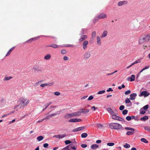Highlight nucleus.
Returning <instances> with one entry per match:
<instances>
[{"instance_id": "obj_30", "label": "nucleus", "mask_w": 150, "mask_h": 150, "mask_svg": "<svg viewBox=\"0 0 150 150\" xmlns=\"http://www.w3.org/2000/svg\"><path fill=\"white\" fill-rule=\"evenodd\" d=\"M86 128V127L85 126H82L81 127H78V131H80L82 130H83L85 129Z\"/></svg>"}, {"instance_id": "obj_46", "label": "nucleus", "mask_w": 150, "mask_h": 150, "mask_svg": "<svg viewBox=\"0 0 150 150\" xmlns=\"http://www.w3.org/2000/svg\"><path fill=\"white\" fill-rule=\"evenodd\" d=\"M47 86V83H46L42 84L40 85V86L42 88H44L46 86Z\"/></svg>"}, {"instance_id": "obj_3", "label": "nucleus", "mask_w": 150, "mask_h": 150, "mask_svg": "<svg viewBox=\"0 0 150 150\" xmlns=\"http://www.w3.org/2000/svg\"><path fill=\"white\" fill-rule=\"evenodd\" d=\"M109 125L110 128L112 129L116 130H122L124 129V128L121 125L117 123H112L110 124Z\"/></svg>"}, {"instance_id": "obj_20", "label": "nucleus", "mask_w": 150, "mask_h": 150, "mask_svg": "<svg viewBox=\"0 0 150 150\" xmlns=\"http://www.w3.org/2000/svg\"><path fill=\"white\" fill-rule=\"evenodd\" d=\"M33 69L35 71H40L41 70L39 66L37 65L34 66L33 68Z\"/></svg>"}, {"instance_id": "obj_19", "label": "nucleus", "mask_w": 150, "mask_h": 150, "mask_svg": "<svg viewBox=\"0 0 150 150\" xmlns=\"http://www.w3.org/2000/svg\"><path fill=\"white\" fill-rule=\"evenodd\" d=\"M108 32L107 30H105L103 31V33L100 36V37L101 38H103L104 37H105L108 34Z\"/></svg>"}, {"instance_id": "obj_27", "label": "nucleus", "mask_w": 150, "mask_h": 150, "mask_svg": "<svg viewBox=\"0 0 150 150\" xmlns=\"http://www.w3.org/2000/svg\"><path fill=\"white\" fill-rule=\"evenodd\" d=\"M43 138L44 137L42 136H40L38 137H37V139L38 141H40L42 140L43 139Z\"/></svg>"}, {"instance_id": "obj_6", "label": "nucleus", "mask_w": 150, "mask_h": 150, "mask_svg": "<svg viewBox=\"0 0 150 150\" xmlns=\"http://www.w3.org/2000/svg\"><path fill=\"white\" fill-rule=\"evenodd\" d=\"M88 43V41L85 40L83 41L82 44V48L83 50H85L87 49Z\"/></svg>"}, {"instance_id": "obj_15", "label": "nucleus", "mask_w": 150, "mask_h": 150, "mask_svg": "<svg viewBox=\"0 0 150 150\" xmlns=\"http://www.w3.org/2000/svg\"><path fill=\"white\" fill-rule=\"evenodd\" d=\"M60 111H58L56 113H53V114L49 115L48 116H47V118H49L52 117H54L55 115H59L60 114Z\"/></svg>"}, {"instance_id": "obj_57", "label": "nucleus", "mask_w": 150, "mask_h": 150, "mask_svg": "<svg viewBox=\"0 0 150 150\" xmlns=\"http://www.w3.org/2000/svg\"><path fill=\"white\" fill-rule=\"evenodd\" d=\"M97 126L99 128H101L103 127V125L100 124H97Z\"/></svg>"}, {"instance_id": "obj_13", "label": "nucleus", "mask_w": 150, "mask_h": 150, "mask_svg": "<svg viewBox=\"0 0 150 150\" xmlns=\"http://www.w3.org/2000/svg\"><path fill=\"white\" fill-rule=\"evenodd\" d=\"M80 110L81 111V113L84 114H87L89 111V109H85L83 108L80 109Z\"/></svg>"}, {"instance_id": "obj_47", "label": "nucleus", "mask_w": 150, "mask_h": 150, "mask_svg": "<svg viewBox=\"0 0 150 150\" xmlns=\"http://www.w3.org/2000/svg\"><path fill=\"white\" fill-rule=\"evenodd\" d=\"M105 92V90H102L101 91H99L98 92V94H103Z\"/></svg>"}, {"instance_id": "obj_53", "label": "nucleus", "mask_w": 150, "mask_h": 150, "mask_svg": "<svg viewBox=\"0 0 150 150\" xmlns=\"http://www.w3.org/2000/svg\"><path fill=\"white\" fill-rule=\"evenodd\" d=\"M145 113V111L142 109L140 110V113L142 114H144Z\"/></svg>"}, {"instance_id": "obj_29", "label": "nucleus", "mask_w": 150, "mask_h": 150, "mask_svg": "<svg viewBox=\"0 0 150 150\" xmlns=\"http://www.w3.org/2000/svg\"><path fill=\"white\" fill-rule=\"evenodd\" d=\"M12 78L11 76H6L3 79L4 81L9 80Z\"/></svg>"}, {"instance_id": "obj_51", "label": "nucleus", "mask_w": 150, "mask_h": 150, "mask_svg": "<svg viewBox=\"0 0 150 150\" xmlns=\"http://www.w3.org/2000/svg\"><path fill=\"white\" fill-rule=\"evenodd\" d=\"M126 119L128 121H130L131 120V117L130 116H127L126 118Z\"/></svg>"}, {"instance_id": "obj_42", "label": "nucleus", "mask_w": 150, "mask_h": 150, "mask_svg": "<svg viewBox=\"0 0 150 150\" xmlns=\"http://www.w3.org/2000/svg\"><path fill=\"white\" fill-rule=\"evenodd\" d=\"M67 53V51L65 50H62L61 51V53L62 54H65Z\"/></svg>"}, {"instance_id": "obj_59", "label": "nucleus", "mask_w": 150, "mask_h": 150, "mask_svg": "<svg viewBox=\"0 0 150 150\" xmlns=\"http://www.w3.org/2000/svg\"><path fill=\"white\" fill-rule=\"evenodd\" d=\"M42 82V81H38L35 84V86H38L39 84L40 83Z\"/></svg>"}, {"instance_id": "obj_55", "label": "nucleus", "mask_w": 150, "mask_h": 150, "mask_svg": "<svg viewBox=\"0 0 150 150\" xmlns=\"http://www.w3.org/2000/svg\"><path fill=\"white\" fill-rule=\"evenodd\" d=\"M149 105H147L144 106L143 107V109L144 110H146L148 108Z\"/></svg>"}, {"instance_id": "obj_41", "label": "nucleus", "mask_w": 150, "mask_h": 150, "mask_svg": "<svg viewBox=\"0 0 150 150\" xmlns=\"http://www.w3.org/2000/svg\"><path fill=\"white\" fill-rule=\"evenodd\" d=\"M124 147L126 148H128L130 147V145L126 143L124 145Z\"/></svg>"}, {"instance_id": "obj_22", "label": "nucleus", "mask_w": 150, "mask_h": 150, "mask_svg": "<svg viewBox=\"0 0 150 150\" xmlns=\"http://www.w3.org/2000/svg\"><path fill=\"white\" fill-rule=\"evenodd\" d=\"M14 48V47H13L11 48L8 52L6 54V56H8V55H10V54H11V52L13 50V49Z\"/></svg>"}, {"instance_id": "obj_7", "label": "nucleus", "mask_w": 150, "mask_h": 150, "mask_svg": "<svg viewBox=\"0 0 150 150\" xmlns=\"http://www.w3.org/2000/svg\"><path fill=\"white\" fill-rule=\"evenodd\" d=\"M149 95V93L147 92L146 91H144L142 92L139 95V96L140 97L144 96V97H146L148 96Z\"/></svg>"}, {"instance_id": "obj_17", "label": "nucleus", "mask_w": 150, "mask_h": 150, "mask_svg": "<svg viewBox=\"0 0 150 150\" xmlns=\"http://www.w3.org/2000/svg\"><path fill=\"white\" fill-rule=\"evenodd\" d=\"M127 2L125 1H120L118 3V5L120 6L126 4H127Z\"/></svg>"}, {"instance_id": "obj_32", "label": "nucleus", "mask_w": 150, "mask_h": 150, "mask_svg": "<svg viewBox=\"0 0 150 150\" xmlns=\"http://www.w3.org/2000/svg\"><path fill=\"white\" fill-rule=\"evenodd\" d=\"M74 112L75 114V116L80 115H81V111H78Z\"/></svg>"}, {"instance_id": "obj_31", "label": "nucleus", "mask_w": 150, "mask_h": 150, "mask_svg": "<svg viewBox=\"0 0 150 150\" xmlns=\"http://www.w3.org/2000/svg\"><path fill=\"white\" fill-rule=\"evenodd\" d=\"M64 47H74V46L72 45H70V44H66L64 45L63 46Z\"/></svg>"}, {"instance_id": "obj_14", "label": "nucleus", "mask_w": 150, "mask_h": 150, "mask_svg": "<svg viewBox=\"0 0 150 150\" xmlns=\"http://www.w3.org/2000/svg\"><path fill=\"white\" fill-rule=\"evenodd\" d=\"M137 96V94L136 93H132L130 95V97L129 98V99L131 100H134L135 98Z\"/></svg>"}, {"instance_id": "obj_11", "label": "nucleus", "mask_w": 150, "mask_h": 150, "mask_svg": "<svg viewBox=\"0 0 150 150\" xmlns=\"http://www.w3.org/2000/svg\"><path fill=\"white\" fill-rule=\"evenodd\" d=\"M98 16L100 18V19L105 18L107 17V15L104 13H102L98 15Z\"/></svg>"}, {"instance_id": "obj_28", "label": "nucleus", "mask_w": 150, "mask_h": 150, "mask_svg": "<svg viewBox=\"0 0 150 150\" xmlns=\"http://www.w3.org/2000/svg\"><path fill=\"white\" fill-rule=\"evenodd\" d=\"M148 119V117L146 116H144L142 117L140 120L142 121H146Z\"/></svg>"}, {"instance_id": "obj_34", "label": "nucleus", "mask_w": 150, "mask_h": 150, "mask_svg": "<svg viewBox=\"0 0 150 150\" xmlns=\"http://www.w3.org/2000/svg\"><path fill=\"white\" fill-rule=\"evenodd\" d=\"M71 144H70L69 145L67 146L66 147V150H70L71 149L72 146H71Z\"/></svg>"}, {"instance_id": "obj_16", "label": "nucleus", "mask_w": 150, "mask_h": 150, "mask_svg": "<svg viewBox=\"0 0 150 150\" xmlns=\"http://www.w3.org/2000/svg\"><path fill=\"white\" fill-rule=\"evenodd\" d=\"M135 76L134 75H132L131 76V77H128L127 78V80L128 81L129 80L131 82L134 81L135 80Z\"/></svg>"}, {"instance_id": "obj_21", "label": "nucleus", "mask_w": 150, "mask_h": 150, "mask_svg": "<svg viewBox=\"0 0 150 150\" xmlns=\"http://www.w3.org/2000/svg\"><path fill=\"white\" fill-rule=\"evenodd\" d=\"M100 19L98 16L95 17L93 20V22L94 23H95L97 22L99 19Z\"/></svg>"}, {"instance_id": "obj_12", "label": "nucleus", "mask_w": 150, "mask_h": 150, "mask_svg": "<svg viewBox=\"0 0 150 150\" xmlns=\"http://www.w3.org/2000/svg\"><path fill=\"white\" fill-rule=\"evenodd\" d=\"M87 38V36L86 35H83L81 36L80 38L79 39V41L80 42L83 41L86 39Z\"/></svg>"}, {"instance_id": "obj_33", "label": "nucleus", "mask_w": 150, "mask_h": 150, "mask_svg": "<svg viewBox=\"0 0 150 150\" xmlns=\"http://www.w3.org/2000/svg\"><path fill=\"white\" fill-rule=\"evenodd\" d=\"M96 32L95 31L93 32L91 34L92 38H94L96 36Z\"/></svg>"}, {"instance_id": "obj_38", "label": "nucleus", "mask_w": 150, "mask_h": 150, "mask_svg": "<svg viewBox=\"0 0 150 150\" xmlns=\"http://www.w3.org/2000/svg\"><path fill=\"white\" fill-rule=\"evenodd\" d=\"M144 128L145 130L150 132V127L149 126H145L144 127Z\"/></svg>"}, {"instance_id": "obj_40", "label": "nucleus", "mask_w": 150, "mask_h": 150, "mask_svg": "<svg viewBox=\"0 0 150 150\" xmlns=\"http://www.w3.org/2000/svg\"><path fill=\"white\" fill-rule=\"evenodd\" d=\"M125 129L127 130H129L130 131H135V129L133 128L129 127H125Z\"/></svg>"}, {"instance_id": "obj_2", "label": "nucleus", "mask_w": 150, "mask_h": 150, "mask_svg": "<svg viewBox=\"0 0 150 150\" xmlns=\"http://www.w3.org/2000/svg\"><path fill=\"white\" fill-rule=\"evenodd\" d=\"M150 41V35H148L145 36L140 37L139 40V44L144 42H146Z\"/></svg>"}, {"instance_id": "obj_50", "label": "nucleus", "mask_w": 150, "mask_h": 150, "mask_svg": "<svg viewBox=\"0 0 150 150\" xmlns=\"http://www.w3.org/2000/svg\"><path fill=\"white\" fill-rule=\"evenodd\" d=\"M69 58L66 56H64L63 57V59L64 61H67V60H69Z\"/></svg>"}, {"instance_id": "obj_10", "label": "nucleus", "mask_w": 150, "mask_h": 150, "mask_svg": "<svg viewBox=\"0 0 150 150\" xmlns=\"http://www.w3.org/2000/svg\"><path fill=\"white\" fill-rule=\"evenodd\" d=\"M67 135L66 134H60L54 135L53 136V137H56L57 138L59 139H62L64 137H66Z\"/></svg>"}, {"instance_id": "obj_54", "label": "nucleus", "mask_w": 150, "mask_h": 150, "mask_svg": "<svg viewBox=\"0 0 150 150\" xmlns=\"http://www.w3.org/2000/svg\"><path fill=\"white\" fill-rule=\"evenodd\" d=\"M54 94L56 96H58L60 95V93L59 92L57 91L54 92Z\"/></svg>"}, {"instance_id": "obj_23", "label": "nucleus", "mask_w": 150, "mask_h": 150, "mask_svg": "<svg viewBox=\"0 0 150 150\" xmlns=\"http://www.w3.org/2000/svg\"><path fill=\"white\" fill-rule=\"evenodd\" d=\"M134 131H128L126 133V134L127 135H132L134 133Z\"/></svg>"}, {"instance_id": "obj_26", "label": "nucleus", "mask_w": 150, "mask_h": 150, "mask_svg": "<svg viewBox=\"0 0 150 150\" xmlns=\"http://www.w3.org/2000/svg\"><path fill=\"white\" fill-rule=\"evenodd\" d=\"M129 100H130L129 98H127L126 99V100H125V103H130V106H131L132 105V103L131 102V101Z\"/></svg>"}, {"instance_id": "obj_35", "label": "nucleus", "mask_w": 150, "mask_h": 150, "mask_svg": "<svg viewBox=\"0 0 150 150\" xmlns=\"http://www.w3.org/2000/svg\"><path fill=\"white\" fill-rule=\"evenodd\" d=\"M49 47H52L54 48H57L58 47V46L55 44H51V45L49 46Z\"/></svg>"}, {"instance_id": "obj_4", "label": "nucleus", "mask_w": 150, "mask_h": 150, "mask_svg": "<svg viewBox=\"0 0 150 150\" xmlns=\"http://www.w3.org/2000/svg\"><path fill=\"white\" fill-rule=\"evenodd\" d=\"M75 112L70 113L66 114L64 115V118L66 119H69L72 117H75Z\"/></svg>"}, {"instance_id": "obj_49", "label": "nucleus", "mask_w": 150, "mask_h": 150, "mask_svg": "<svg viewBox=\"0 0 150 150\" xmlns=\"http://www.w3.org/2000/svg\"><path fill=\"white\" fill-rule=\"evenodd\" d=\"M130 93H131L130 91L128 90V91H126L125 92V95H128V94H130Z\"/></svg>"}, {"instance_id": "obj_36", "label": "nucleus", "mask_w": 150, "mask_h": 150, "mask_svg": "<svg viewBox=\"0 0 150 150\" xmlns=\"http://www.w3.org/2000/svg\"><path fill=\"white\" fill-rule=\"evenodd\" d=\"M88 136L87 134L86 133H83L81 135V137L82 138H86Z\"/></svg>"}, {"instance_id": "obj_9", "label": "nucleus", "mask_w": 150, "mask_h": 150, "mask_svg": "<svg viewBox=\"0 0 150 150\" xmlns=\"http://www.w3.org/2000/svg\"><path fill=\"white\" fill-rule=\"evenodd\" d=\"M81 121V120L78 118L71 119L69 120V122H79Z\"/></svg>"}, {"instance_id": "obj_5", "label": "nucleus", "mask_w": 150, "mask_h": 150, "mask_svg": "<svg viewBox=\"0 0 150 150\" xmlns=\"http://www.w3.org/2000/svg\"><path fill=\"white\" fill-rule=\"evenodd\" d=\"M83 56L85 59H89L91 56V54L90 52L89 51H86L84 54Z\"/></svg>"}, {"instance_id": "obj_56", "label": "nucleus", "mask_w": 150, "mask_h": 150, "mask_svg": "<svg viewBox=\"0 0 150 150\" xmlns=\"http://www.w3.org/2000/svg\"><path fill=\"white\" fill-rule=\"evenodd\" d=\"M124 108H125L124 106L123 105H121L120 106V107L119 108V109L120 110H122L124 109Z\"/></svg>"}, {"instance_id": "obj_62", "label": "nucleus", "mask_w": 150, "mask_h": 150, "mask_svg": "<svg viewBox=\"0 0 150 150\" xmlns=\"http://www.w3.org/2000/svg\"><path fill=\"white\" fill-rule=\"evenodd\" d=\"M101 141L100 140H98L96 141V143L97 144L100 143L101 142Z\"/></svg>"}, {"instance_id": "obj_61", "label": "nucleus", "mask_w": 150, "mask_h": 150, "mask_svg": "<svg viewBox=\"0 0 150 150\" xmlns=\"http://www.w3.org/2000/svg\"><path fill=\"white\" fill-rule=\"evenodd\" d=\"M87 97H88L87 96H84L82 97V98H81V100H83V99H84L86 98Z\"/></svg>"}, {"instance_id": "obj_37", "label": "nucleus", "mask_w": 150, "mask_h": 150, "mask_svg": "<svg viewBox=\"0 0 150 150\" xmlns=\"http://www.w3.org/2000/svg\"><path fill=\"white\" fill-rule=\"evenodd\" d=\"M54 83V82L53 81H52L51 82H49L47 83V86H51L53 85Z\"/></svg>"}, {"instance_id": "obj_64", "label": "nucleus", "mask_w": 150, "mask_h": 150, "mask_svg": "<svg viewBox=\"0 0 150 150\" xmlns=\"http://www.w3.org/2000/svg\"><path fill=\"white\" fill-rule=\"evenodd\" d=\"M73 132H77L78 131V128L73 129L72 130Z\"/></svg>"}, {"instance_id": "obj_48", "label": "nucleus", "mask_w": 150, "mask_h": 150, "mask_svg": "<svg viewBox=\"0 0 150 150\" xmlns=\"http://www.w3.org/2000/svg\"><path fill=\"white\" fill-rule=\"evenodd\" d=\"M128 111L126 110H124L122 112V114L123 115H126Z\"/></svg>"}, {"instance_id": "obj_39", "label": "nucleus", "mask_w": 150, "mask_h": 150, "mask_svg": "<svg viewBox=\"0 0 150 150\" xmlns=\"http://www.w3.org/2000/svg\"><path fill=\"white\" fill-rule=\"evenodd\" d=\"M141 140L142 142L146 143H148V141H147L144 138H142L141 139Z\"/></svg>"}, {"instance_id": "obj_25", "label": "nucleus", "mask_w": 150, "mask_h": 150, "mask_svg": "<svg viewBox=\"0 0 150 150\" xmlns=\"http://www.w3.org/2000/svg\"><path fill=\"white\" fill-rule=\"evenodd\" d=\"M98 145L96 144H93L91 146V148L93 149H95V148H98Z\"/></svg>"}, {"instance_id": "obj_8", "label": "nucleus", "mask_w": 150, "mask_h": 150, "mask_svg": "<svg viewBox=\"0 0 150 150\" xmlns=\"http://www.w3.org/2000/svg\"><path fill=\"white\" fill-rule=\"evenodd\" d=\"M107 111L112 115L115 114L117 111L115 110L113 111L112 109L110 108H108L107 109Z\"/></svg>"}, {"instance_id": "obj_63", "label": "nucleus", "mask_w": 150, "mask_h": 150, "mask_svg": "<svg viewBox=\"0 0 150 150\" xmlns=\"http://www.w3.org/2000/svg\"><path fill=\"white\" fill-rule=\"evenodd\" d=\"M113 91V90L112 89V88H109L107 90V92H109V91Z\"/></svg>"}, {"instance_id": "obj_58", "label": "nucleus", "mask_w": 150, "mask_h": 150, "mask_svg": "<svg viewBox=\"0 0 150 150\" xmlns=\"http://www.w3.org/2000/svg\"><path fill=\"white\" fill-rule=\"evenodd\" d=\"M134 63L135 64L138 63H140L141 62V60L139 59H138L137 60L135 61L134 62Z\"/></svg>"}, {"instance_id": "obj_52", "label": "nucleus", "mask_w": 150, "mask_h": 150, "mask_svg": "<svg viewBox=\"0 0 150 150\" xmlns=\"http://www.w3.org/2000/svg\"><path fill=\"white\" fill-rule=\"evenodd\" d=\"M93 97L92 96H90L88 98L87 100H91L93 99Z\"/></svg>"}, {"instance_id": "obj_18", "label": "nucleus", "mask_w": 150, "mask_h": 150, "mask_svg": "<svg viewBox=\"0 0 150 150\" xmlns=\"http://www.w3.org/2000/svg\"><path fill=\"white\" fill-rule=\"evenodd\" d=\"M97 43L98 45H101V41L100 38L99 36H97L96 37Z\"/></svg>"}, {"instance_id": "obj_60", "label": "nucleus", "mask_w": 150, "mask_h": 150, "mask_svg": "<svg viewBox=\"0 0 150 150\" xmlns=\"http://www.w3.org/2000/svg\"><path fill=\"white\" fill-rule=\"evenodd\" d=\"M81 146L82 147L84 148L86 147L87 146V145L86 144H82L81 145Z\"/></svg>"}, {"instance_id": "obj_45", "label": "nucleus", "mask_w": 150, "mask_h": 150, "mask_svg": "<svg viewBox=\"0 0 150 150\" xmlns=\"http://www.w3.org/2000/svg\"><path fill=\"white\" fill-rule=\"evenodd\" d=\"M107 145L109 146H112L114 145V144L112 142L108 143H107Z\"/></svg>"}, {"instance_id": "obj_1", "label": "nucleus", "mask_w": 150, "mask_h": 150, "mask_svg": "<svg viewBox=\"0 0 150 150\" xmlns=\"http://www.w3.org/2000/svg\"><path fill=\"white\" fill-rule=\"evenodd\" d=\"M29 102L30 100L28 99L22 97L19 99L17 102V103L18 104L15 106L14 109H16L17 111L18 110V109H17V108L19 107V109L23 108L26 106Z\"/></svg>"}, {"instance_id": "obj_43", "label": "nucleus", "mask_w": 150, "mask_h": 150, "mask_svg": "<svg viewBox=\"0 0 150 150\" xmlns=\"http://www.w3.org/2000/svg\"><path fill=\"white\" fill-rule=\"evenodd\" d=\"M117 120H119L120 121H122V122L125 121V120L123 119L121 117H118V118H117Z\"/></svg>"}, {"instance_id": "obj_44", "label": "nucleus", "mask_w": 150, "mask_h": 150, "mask_svg": "<svg viewBox=\"0 0 150 150\" xmlns=\"http://www.w3.org/2000/svg\"><path fill=\"white\" fill-rule=\"evenodd\" d=\"M71 143V142L69 140H66L65 141V143L66 144H68Z\"/></svg>"}, {"instance_id": "obj_24", "label": "nucleus", "mask_w": 150, "mask_h": 150, "mask_svg": "<svg viewBox=\"0 0 150 150\" xmlns=\"http://www.w3.org/2000/svg\"><path fill=\"white\" fill-rule=\"evenodd\" d=\"M116 113H115V114L113 115L112 116V117L113 119L117 120L118 118V116L116 115Z\"/></svg>"}]
</instances>
